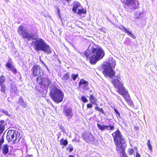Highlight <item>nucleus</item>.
Masks as SVG:
<instances>
[{
	"mask_svg": "<svg viewBox=\"0 0 157 157\" xmlns=\"http://www.w3.org/2000/svg\"><path fill=\"white\" fill-rule=\"evenodd\" d=\"M114 110L115 113H116L117 116L118 118L119 117V118H121L120 116V114L119 113V112L117 111V109H116L115 107H114Z\"/></svg>",
	"mask_w": 157,
	"mask_h": 157,
	"instance_id": "nucleus-30",
	"label": "nucleus"
},
{
	"mask_svg": "<svg viewBox=\"0 0 157 157\" xmlns=\"http://www.w3.org/2000/svg\"><path fill=\"white\" fill-rule=\"evenodd\" d=\"M105 55L102 48L99 46L90 45L86 52L83 54L87 58L89 57L90 62L91 64H95L97 61L101 59Z\"/></svg>",
	"mask_w": 157,
	"mask_h": 157,
	"instance_id": "nucleus-1",
	"label": "nucleus"
},
{
	"mask_svg": "<svg viewBox=\"0 0 157 157\" xmlns=\"http://www.w3.org/2000/svg\"><path fill=\"white\" fill-rule=\"evenodd\" d=\"M88 82L83 79H81L78 83V86L79 88H82L84 90H87L88 89Z\"/></svg>",
	"mask_w": 157,
	"mask_h": 157,
	"instance_id": "nucleus-11",
	"label": "nucleus"
},
{
	"mask_svg": "<svg viewBox=\"0 0 157 157\" xmlns=\"http://www.w3.org/2000/svg\"><path fill=\"white\" fill-rule=\"evenodd\" d=\"M80 6V4L78 2H75L74 3L73 7L72 10L75 13H76L77 9Z\"/></svg>",
	"mask_w": 157,
	"mask_h": 157,
	"instance_id": "nucleus-20",
	"label": "nucleus"
},
{
	"mask_svg": "<svg viewBox=\"0 0 157 157\" xmlns=\"http://www.w3.org/2000/svg\"><path fill=\"white\" fill-rule=\"evenodd\" d=\"M149 157H150V155H149Z\"/></svg>",
	"mask_w": 157,
	"mask_h": 157,
	"instance_id": "nucleus-46",
	"label": "nucleus"
},
{
	"mask_svg": "<svg viewBox=\"0 0 157 157\" xmlns=\"http://www.w3.org/2000/svg\"><path fill=\"white\" fill-rule=\"evenodd\" d=\"M63 112L66 116L67 117L68 119L71 118L73 115L72 112V109L71 108L65 107L63 110Z\"/></svg>",
	"mask_w": 157,
	"mask_h": 157,
	"instance_id": "nucleus-10",
	"label": "nucleus"
},
{
	"mask_svg": "<svg viewBox=\"0 0 157 157\" xmlns=\"http://www.w3.org/2000/svg\"><path fill=\"white\" fill-rule=\"evenodd\" d=\"M68 148L70 152H71L73 150V147L71 144H69L68 146Z\"/></svg>",
	"mask_w": 157,
	"mask_h": 157,
	"instance_id": "nucleus-34",
	"label": "nucleus"
},
{
	"mask_svg": "<svg viewBox=\"0 0 157 157\" xmlns=\"http://www.w3.org/2000/svg\"><path fill=\"white\" fill-rule=\"evenodd\" d=\"M120 77L119 76V77L118 76L115 77L114 79L112 81V82L115 87L117 89V92L123 95L128 105H131L132 104V101L131 100L127 91L123 86Z\"/></svg>",
	"mask_w": 157,
	"mask_h": 157,
	"instance_id": "nucleus-2",
	"label": "nucleus"
},
{
	"mask_svg": "<svg viewBox=\"0 0 157 157\" xmlns=\"http://www.w3.org/2000/svg\"><path fill=\"white\" fill-rule=\"evenodd\" d=\"M97 126L99 130L103 131L105 129L108 130H113L114 129V127L112 125H106L104 124L101 125L100 124H98Z\"/></svg>",
	"mask_w": 157,
	"mask_h": 157,
	"instance_id": "nucleus-12",
	"label": "nucleus"
},
{
	"mask_svg": "<svg viewBox=\"0 0 157 157\" xmlns=\"http://www.w3.org/2000/svg\"><path fill=\"white\" fill-rule=\"evenodd\" d=\"M95 109L98 111H99L103 114H105V112L104 111L102 108H100L99 107L96 106L95 107Z\"/></svg>",
	"mask_w": 157,
	"mask_h": 157,
	"instance_id": "nucleus-25",
	"label": "nucleus"
},
{
	"mask_svg": "<svg viewBox=\"0 0 157 157\" xmlns=\"http://www.w3.org/2000/svg\"><path fill=\"white\" fill-rule=\"evenodd\" d=\"M60 143L61 145H66L67 144L68 142L67 140L62 139L60 140Z\"/></svg>",
	"mask_w": 157,
	"mask_h": 157,
	"instance_id": "nucleus-23",
	"label": "nucleus"
},
{
	"mask_svg": "<svg viewBox=\"0 0 157 157\" xmlns=\"http://www.w3.org/2000/svg\"><path fill=\"white\" fill-rule=\"evenodd\" d=\"M117 98L118 100H120L121 101L122 99L119 96H117Z\"/></svg>",
	"mask_w": 157,
	"mask_h": 157,
	"instance_id": "nucleus-38",
	"label": "nucleus"
},
{
	"mask_svg": "<svg viewBox=\"0 0 157 157\" xmlns=\"http://www.w3.org/2000/svg\"><path fill=\"white\" fill-rule=\"evenodd\" d=\"M51 83V80L47 78H43V81L42 82V85L45 87H48L49 85Z\"/></svg>",
	"mask_w": 157,
	"mask_h": 157,
	"instance_id": "nucleus-16",
	"label": "nucleus"
},
{
	"mask_svg": "<svg viewBox=\"0 0 157 157\" xmlns=\"http://www.w3.org/2000/svg\"><path fill=\"white\" fill-rule=\"evenodd\" d=\"M117 152L123 151L126 146L121 132L118 129L112 134Z\"/></svg>",
	"mask_w": 157,
	"mask_h": 157,
	"instance_id": "nucleus-3",
	"label": "nucleus"
},
{
	"mask_svg": "<svg viewBox=\"0 0 157 157\" xmlns=\"http://www.w3.org/2000/svg\"><path fill=\"white\" fill-rule=\"evenodd\" d=\"M50 93L51 96L56 103H58L63 101L64 94L60 89L53 86L50 87Z\"/></svg>",
	"mask_w": 157,
	"mask_h": 157,
	"instance_id": "nucleus-6",
	"label": "nucleus"
},
{
	"mask_svg": "<svg viewBox=\"0 0 157 157\" xmlns=\"http://www.w3.org/2000/svg\"><path fill=\"white\" fill-rule=\"evenodd\" d=\"M89 99L90 102L92 104H94L96 105H97V104L96 103L97 101V99L93 95H90Z\"/></svg>",
	"mask_w": 157,
	"mask_h": 157,
	"instance_id": "nucleus-17",
	"label": "nucleus"
},
{
	"mask_svg": "<svg viewBox=\"0 0 157 157\" xmlns=\"http://www.w3.org/2000/svg\"><path fill=\"white\" fill-rule=\"evenodd\" d=\"M20 134L16 130H9L7 133L6 139L8 141L10 142L13 140V143L18 142L21 139Z\"/></svg>",
	"mask_w": 157,
	"mask_h": 157,
	"instance_id": "nucleus-8",
	"label": "nucleus"
},
{
	"mask_svg": "<svg viewBox=\"0 0 157 157\" xmlns=\"http://www.w3.org/2000/svg\"><path fill=\"white\" fill-rule=\"evenodd\" d=\"M133 153L134 154L135 152L133 151V149H131L130 152H129V154H130L132 155L133 154Z\"/></svg>",
	"mask_w": 157,
	"mask_h": 157,
	"instance_id": "nucleus-36",
	"label": "nucleus"
},
{
	"mask_svg": "<svg viewBox=\"0 0 157 157\" xmlns=\"http://www.w3.org/2000/svg\"><path fill=\"white\" fill-rule=\"evenodd\" d=\"M83 139L87 142L94 140V137L90 133L88 132L83 135Z\"/></svg>",
	"mask_w": 157,
	"mask_h": 157,
	"instance_id": "nucleus-13",
	"label": "nucleus"
},
{
	"mask_svg": "<svg viewBox=\"0 0 157 157\" xmlns=\"http://www.w3.org/2000/svg\"><path fill=\"white\" fill-rule=\"evenodd\" d=\"M136 157H137V151H136Z\"/></svg>",
	"mask_w": 157,
	"mask_h": 157,
	"instance_id": "nucleus-39",
	"label": "nucleus"
},
{
	"mask_svg": "<svg viewBox=\"0 0 157 157\" xmlns=\"http://www.w3.org/2000/svg\"><path fill=\"white\" fill-rule=\"evenodd\" d=\"M93 105H92V104H88L87 105V108H92L93 107Z\"/></svg>",
	"mask_w": 157,
	"mask_h": 157,
	"instance_id": "nucleus-35",
	"label": "nucleus"
},
{
	"mask_svg": "<svg viewBox=\"0 0 157 157\" xmlns=\"http://www.w3.org/2000/svg\"><path fill=\"white\" fill-rule=\"evenodd\" d=\"M81 99L83 102H87V100L86 98L84 96H82L81 97Z\"/></svg>",
	"mask_w": 157,
	"mask_h": 157,
	"instance_id": "nucleus-33",
	"label": "nucleus"
},
{
	"mask_svg": "<svg viewBox=\"0 0 157 157\" xmlns=\"http://www.w3.org/2000/svg\"><path fill=\"white\" fill-rule=\"evenodd\" d=\"M70 78V73L67 72L62 77V79L64 81V82H67Z\"/></svg>",
	"mask_w": 157,
	"mask_h": 157,
	"instance_id": "nucleus-18",
	"label": "nucleus"
},
{
	"mask_svg": "<svg viewBox=\"0 0 157 157\" xmlns=\"http://www.w3.org/2000/svg\"><path fill=\"white\" fill-rule=\"evenodd\" d=\"M137 15L135 14L134 16V18L136 19L137 18Z\"/></svg>",
	"mask_w": 157,
	"mask_h": 157,
	"instance_id": "nucleus-40",
	"label": "nucleus"
},
{
	"mask_svg": "<svg viewBox=\"0 0 157 157\" xmlns=\"http://www.w3.org/2000/svg\"><path fill=\"white\" fill-rule=\"evenodd\" d=\"M18 103L20 104V105H21L24 108H26V105L24 101L21 97H20L18 101Z\"/></svg>",
	"mask_w": 157,
	"mask_h": 157,
	"instance_id": "nucleus-21",
	"label": "nucleus"
},
{
	"mask_svg": "<svg viewBox=\"0 0 157 157\" xmlns=\"http://www.w3.org/2000/svg\"><path fill=\"white\" fill-rule=\"evenodd\" d=\"M133 7L134 8V6H133Z\"/></svg>",
	"mask_w": 157,
	"mask_h": 157,
	"instance_id": "nucleus-45",
	"label": "nucleus"
},
{
	"mask_svg": "<svg viewBox=\"0 0 157 157\" xmlns=\"http://www.w3.org/2000/svg\"><path fill=\"white\" fill-rule=\"evenodd\" d=\"M41 62L46 67V66L45 64L43 62H42V61H41Z\"/></svg>",
	"mask_w": 157,
	"mask_h": 157,
	"instance_id": "nucleus-42",
	"label": "nucleus"
},
{
	"mask_svg": "<svg viewBox=\"0 0 157 157\" xmlns=\"http://www.w3.org/2000/svg\"><path fill=\"white\" fill-rule=\"evenodd\" d=\"M36 80L38 83L42 85L43 81V78L41 76L39 77L36 78Z\"/></svg>",
	"mask_w": 157,
	"mask_h": 157,
	"instance_id": "nucleus-22",
	"label": "nucleus"
},
{
	"mask_svg": "<svg viewBox=\"0 0 157 157\" xmlns=\"http://www.w3.org/2000/svg\"><path fill=\"white\" fill-rule=\"evenodd\" d=\"M119 28L121 30H124L123 31H124L125 33H127L128 35L132 37L133 39L135 38V37L134 35L132 34V33L130 31H129L128 29H126L124 26H121V27Z\"/></svg>",
	"mask_w": 157,
	"mask_h": 157,
	"instance_id": "nucleus-15",
	"label": "nucleus"
},
{
	"mask_svg": "<svg viewBox=\"0 0 157 157\" xmlns=\"http://www.w3.org/2000/svg\"><path fill=\"white\" fill-rule=\"evenodd\" d=\"M5 77L3 75H1L0 77V85L4 84V83L5 82Z\"/></svg>",
	"mask_w": 157,
	"mask_h": 157,
	"instance_id": "nucleus-24",
	"label": "nucleus"
},
{
	"mask_svg": "<svg viewBox=\"0 0 157 157\" xmlns=\"http://www.w3.org/2000/svg\"><path fill=\"white\" fill-rule=\"evenodd\" d=\"M42 69L37 65H35L32 68L31 72L32 75L34 76H38L40 75Z\"/></svg>",
	"mask_w": 157,
	"mask_h": 157,
	"instance_id": "nucleus-9",
	"label": "nucleus"
},
{
	"mask_svg": "<svg viewBox=\"0 0 157 157\" xmlns=\"http://www.w3.org/2000/svg\"><path fill=\"white\" fill-rule=\"evenodd\" d=\"M116 61L113 58L109 59L108 62H106L104 64L103 72L104 75L110 78H112L115 74L113 70L116 65Z\"/></svg>",
	"mask_w": 157,
	"mask_h": 157,
	"instance_id": "nucleus-4",
	"label": "nucleus"
},
{
	"mask_svg": "<svg viewBox=\"0 0 157 157\" xmlns=\"http://www.w3.org/2000/svg\"><path fill=\"white\" fill-rule=\"evenodd\" d=\"M18 32L20 35L29 40L37 39L38 37L37 30L33 29L29 33L27 29L21 25L19 26Z\"/></svg>",
	"mask_w": 157,
	"mask_h": 157,
	"instance_id": "nucleus-5",
	"label": "nucleus"
},
{
	"mask_svg": "<svg viewBox=\"0 0 157 157\" xmlns=\"http://www.w3.org/2000/svg\"><path fill=\"white\" fill-rule=\"evenodd\" d=\"M147 146L149 148V149L151 151H152V148L151 145L150 143V140H148V142L147 143Z\"/></svg>",
	"mask_w": 157,
	"mask_h": 157,
	"instance_id": "nucleus-31",
	"label": "nucleus"
},
{
	"mask_svg": "<svg viewBox=\"0 0 157 157\" xmlns=\"http://www.w3.org/2000/svg\"><path fill=\"white\" fill-rule=\"evenodd\" d=\"M0 86L1 87V91L2 92L5 93L6 87L5 84H0Z\"/></svg>",
	"mask_w": 157,
	"mask_h": 157,
	"instance_id": "nucleus-26",
	"label": "nucleus"
},
{
	"mask_svg": "<svg viewBox=\"0 0 157 157\" xmlns=\"http://www.w3.org/2000/svg\"><path fill=\"white\" fill-rule=\"evenodd\" d=\"M11 87L10 89V91L12 92L13 91H14V92H15L16 90H17V88L15 87V84H11Z\"/></svg>",
	"mask_w": 157,
	"mask_h": 157,
	"instance_id": "nucleus-27",
	"label": "nucleus"
},
{
	"mask_svg": "<svg viewBox=\"0 0 157 157\" xmlns=\"http://www.w3.org/2000/svg\"><path fill=\"white\" fill-rule=\"evenodd\" d=\"M33 43L35 47V49L37 51H41L47 54L51 53V50L49 46L47 44L44 40L41 39L36 40L33 41Z\"/></svg>",
	"mask_w": 157,
	"mask_h": 157,
	"instance_id": "nucleus-7",
	"label": "nucleus"
},
{
	"mask_svg": "<svg viewBox=\"0 0 157 157\" xmlns=\"http://www.w3.org/2000/svg\"><path fill=\"white\" fill-rule=\"evenodd\" d=\"M6 66L10 70L12 71L14 74L17 73V70L12 65L11 61L9 60L6 63Z\"/></svg>",
	"mask_w": 157,
	"mask_h": 157,
	"instance_id": "nucleus-14",
	"label": "nucleus"
},
{
	"mask_svg": "<svg viewBox=\"0 0 157 157\" xmlns=\"http://www.w3.org/2000/svg\"><path fill=\"white\" fill-rule=\"evenodd\" d=\"M138 157H140V155L138 153Z\"/></svg>",
	"mask_w": 157,
	"mask_h": 157,
	"instance_id": "nucleus-44",
	"label": "nucleus"
},
{
	"mask_svg": "<svg viewBox=\"0 0 157 157\" xmlns=\"http://www.w3.org/2000/svg\"><path fill=\"white\" fill-rule=\"evenodd\" d=\"M59 11H60V10H58V14H59V17H60V14L59 13Z\"/></svg>",
	"mask_w": 157,
	"mask_h": 157,
	"instance_id": "nucleus-41",
	"label": "nucleus"
},
{
	"mask_svg": "<svg viewBox=\"0 0 157 157\" xmlns=\"http://www.w3.org/2000/svg\"><path fill=\"white\" fill-rule=\"evenodd\" d=\"M4 113L7 115H8L9 114L8 112L7 111H4Z\"/></svg>",
	"mask_w": 157,
	"mask_h": 157,
	"instance_id": "nucleus-37",
	"label": "nucleus"
},
{
	"mask_svg": "<svg viewBox=\"0 0 157 157\" xmlns=\"http://www.w3.org/2000/svg\"><path fill=\"white\" fill-rule=\"evenodd\" d=\"M4 142V139L3 136H2L0 140V149H1L2 144Z\"/></svg>",
	"mask_w": 157,
	"mask_h": 157,
	"instance_id": "nucleus-32",
	"label": "nucleus"
},
{
	"mask_svg": "<svg viewBox=\"0 0 157 157\" xmlns=\"http://www.w3.org/2000/svg\"><path fill=\"white\" fill-rule=\"evenodd\" d=\"M69 157H75L72 155H70L69 156Z\"/></svg>",
	"mask_w": 157,
	"mask_h": 157,
	"instance_id": "nucleus-43",
	"label": "nucleus"
},
{
	"mask_svg": "<svg viewBox=\"0 0 157 157\" xmlns=\"http://www.w3.org/2000/svg\"><path fill=\"white\" fill-rule=\"evenodd\" d=\"M86 13V10H84L83 9H79L77 12L78 14H81L82 13Z\"/></svg>",
	"mask_w": 157,
	"mask_h": 157,
	"instance_id": "nucleus-28",
	"label": "nucleus"
},
{
	"mask_svg": "<svg viewBox=\"0 0 157 157\" xmlns=\"http://www.w3.org/2000/svg\"><path fill=\"white\" fill-rule=\"evenodd\" d=\"M9 147L7 144H5L3 145L2 151L3 154L4 155L7 154L9 152Z\"/></svg>",
	"mask_w": 157,
	"mask_h": 157,
	"instance_id": "nucleus-19",
	"label": "nucleus"
},
{
	"mask_svg": "<svg viewBox=\"0 0 157 157\" xmlns=\"http://www.w3.org/2000/svg\"><path fill=\"white\" fill-rule=\"evenodd\" d=\"M78 74H72L71 75V77L73 80L75 81L78 77Z\"/></svg>",
	"mask_w": 157,
	"mask_h": 157,
	"instance_id": "nucleus-29",
	"label": "nucleus"
}]
</instances>
